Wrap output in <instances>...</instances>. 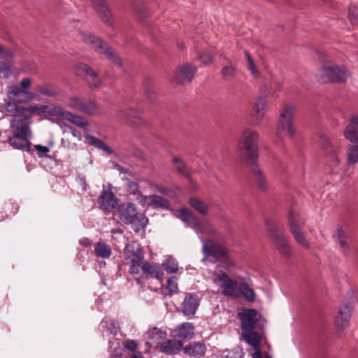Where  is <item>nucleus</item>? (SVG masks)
<instances>
[{
  "label": "nucleus",
  "instance_id": "nucleus-1",
  "mask_svg": "<svg viewBox=\"0 0 358 358\" xmlns=\"http://www.w3.org/2000/svg\"><path fill=\"white\" fill-rule=\"evenodd\" d=\"M32 80L29 77H24L20 81L19 86L10 85L8 87L7 96L8 99H17L19 102L26 103L34 100H39L41 97H53L59 94L57 87L50 83L37 85L36 93L29 90Z\"/></svg>",
  "mask_w": 358,
  "mask_h": 358
},
{
  "label": "nucleus",
  "instance_id": "nucleus-2",
  "mask_svg": "<svg viewBox=\"0 0 358 358\" xmlns=\"http://www.w3.org/2000/svg\"><path fill=\"white\" fill-rule=\"evenodd\" d=\"M258 133L248 128L243 131L237 146L239 159L245 163H255L258 160L257 141Z\"/></svg>",
  "mask_w": 358,
  "mask_h": 358
},
{
  "label": "nucleus",
  "instance_id": "nucleus-3",
  "mask_svg": "<svg viewBox=\"0 0 358 358\" xmlns=\"http://www.w3.org/2000/svg\"><path fill=\"white\" fill-rule=\"evenodd\" d=\"M117 211L120 220L125 224H130L136 234H145L148 218L145 213L138 212L134 203H122L118 206Z\"/></svg>",
  "mask_w": 358,
  "mask_h": 358
},
{
  "label": "nucleus",
  "instance_id": "nucleus-4",
  "mask_svg": "<svg viewBox=\"0 0 358 358\" xmlns=\"http://www.w3.org/2000/svg\"><path fill=\"white\" fill-rule=\"evenodd\" d=\"M200 241L202 243V252L203 254L202 261L208 260L211 263H216L222 259L228 267L235 265L234 262L228 255V250L224 245L213 240H206L203 238H200Z\"/></svg>",
  "mask_w": 358,
  "mask_h": 358
},
{
  "label": "nucleus",
  "instance_id": "nucleus-5",
  "mask_svg": "<svg viewBox=\"0 0 358 358\" xmlns=\"http://www.w3.org/2000/svg\"><path fill=\"white\" fill-rule=\"evenodd\" d=\"M31 122L20 123L19 120L12 122V136L8 139L11 147L17 150H29L31 137L30 124Z\"/></svg>",
  "mask_w": 358,
  "mask_h": 358
},
{
  "label": "nucleus",
  "instance_id": "nucleus-6",
  "mask_svg": "<svg viewBox=\"0 0 358 358\" xmlns=\"http://www.w3.org/2000/svg\"><path fill=\"white\" fill-rule=\"evenodd\" d=\"M82 39L90 48L98 53L103 54L115 65L121 66V60L118 55L101 38L90 33L85 32L82 34Z\"/></svg>",
  "mask_w": 358,
  "mask_h": 358
},
{
  "label": "nucleus",
  "instance_id": "nucleus-7",
  "mask_svg": "<svg viewBox=\"0 0 358 358\" xmlns=\"http://www.w3.org/2000/svg\"><path fill=\"white\" fill-rule=\"evenodd\" d=\"M124 257L127 264H129L130 273L138 274L144 259L143 250L141 245L136 241L126 245Z\"/></svg>",
  "mask_w": 358,
  "mask_h": 358
},
{
  "label": "nucleus",
  "instance_id": "nucleus-8",
  "mask_svg": "<svg viewBox=\"0 0 358 358\" xmlns=\"http://www.w3.org/2000/svg\"><path fill=\"white\" fill-rule=\"evenodd\" d=\"M242 331H251L256 328L263 332L266 321L255 309H244L238 313Z\"/></svg>",
  "mask_w": 358,
  "mask_h": 358
},
{
  "label": "nucleus",
  "instance_id": "nucleus-9",
  "mask_svg": "<svg viewBox=\"0 0 358 358\" xmlns=\"http://www.w3.org/2000/svg\"><path fill=\"white\" fill-rule=\"evenodd\" d=\"M295 114V108L286 105L281 113L277 124V134L281 138L293 137L295 130L293 127V118Z\"/></svg>",
  "mask_w": 358,
  "mask_h": 358
},
{
  "label": "nucleus",
  "instance_id": "nucleus-10",
  "mask_svg": "<svg viewBox=\"0 0 358 358\" xmlns=\"http://www.w3.org/2000/svg\"><path fill=\"white\" fill-rule=\"evenodd\" d=\"M304 222L301 215L296 212L290 211L288 215V225L294 241L306 250L310 248V243L302 231L301 224Z\"/></svg>",
  "mask_w": 358,
  "mask_h": 358
},
{
  "label": "nucleus",
  "instance_id": "nucleus-11",
  "mask_svg": "<svg viewBox=\"0 0 358 358\" xmlns=\"http://www.w3.org/2000/svg\"><path fill=\"white\" fill-rule=\"evenodd\" d=\"M213 282L219 285L224 296L233 299H236L239 296L240 285H238L236 280L231 278L225 273H217L213 279Z\"/></svg>",
  "mask_w": 358,
  "mask_h": 358
},
{
  "label": "nucleus",
  "instance_id": "nucleus-12",
  "mask_svg": "<svg viewBox=\"0 0 358 358\" xmlns=\"http://www.w3.org/2000/svg\"><path fill=\"white\" fill-rule=\"evenodd\" d=\"M348 76V72L345 67L327 66L321 69L320 81L322 83H344Z\"/></svg>",
  "mask_w": 358,
  "mask_h": 358
},
{
  "label": "nucleus",
  "instance_id": "nucleus-13",
  "mask_svg": "<svg viewBox=\"0 0 358 358\" xmlns=\"http://www.w3.org/2000/svg\"><path fill=\"white\" fill-rule=\"evenodd\" d=\"M20 103L17 99H10L5 103V110L6 112L11 113L10 124L14 120H19L20 123L31 122V115L25 113V106H19Z\"/></svg>",
  "mask_w": 358,
  "mask_h": 358
},
{
  "label": "nucleus",
  "instance_id": "nucleus-14",
  "mask_svg": "<svg viewBox=\"0 0 358 358\" xmlns=\"http://www.w3.org/2000/svg\"><path fill=\"white\" fill-rule=\"evenodd\" d=\"M70 105L73 109L90 115H96L101 113V110L94 102L87 99L72 98Z\"/></svg>",
  "mask_w": 358,
  "mask_h": 358
},
{
  "label": "nucleus",
  "instance_id": "nucleus-15",
  "mask_svg": "<svg viewBox=\"0 0 358 358\" xmlns=\"http://www.w3.org/2000/svg\"><path fill=\"white\" fill-rule=\"evenodd\" d=\"M265 224L268 231V235L278 250L288 241L283 231L278 227V224L273 220L266 219Z\"/></svg>",
  "mask_w": 358,
  "mask_h": 358
},
{
  "label": "nucleus",
  "instance_id": "nucleus-16",
  "mask_svg": "<svg viewBox=\"0 0 358 358\" xmlns=\"http://www.w3.org/2000/svg\"><path fill=\"white\" fill-rule=\"evenodd\" d=\"M117 201L110 187L108 190L103 187L97 199V203L101 210L110 213L116 208Z\"/></svg>",
  "mask_w": 358,
  "mask_h": 358
},
{
  "label": "nucleus",
  "instance_id": "nucleus-17",
  "mask_svg": "<svg viewBox=\"0 0 358 358\" xmlns=\"http://www.w3.org/2000/svg\"><path fill=\"white\" fill-rule=\"evenodd\" d=\"M196 68L191 64L180 66L176 71L174 80L180 85H185L192 81L194 77Z\"/></svg>",
  "mask_w": 358,
  "mask_h": 358
},
{
  "label": "nucleus",
  "instance_id": "nucleus-18",
  "mask_svg": "<svg viewBox=\"0 0 358 358\" xmlns=\"http://www.w3.org/2000/svg\"><path fill=\"white\" fill-rule=\"evenodd\" d=\"M200 304V299L194 293H186L181 304V311L185 316H194Z\"/></svg>",
  "mask_w": 358,
  "mask_h": 358
},
{
  "label": "nucleus",
  "instance_id": "nucleus-19",
  "mask_svg": "<svg viewBox=\"0 0 358 358\" xmlns=\"http://www.w3.org/2000/svg\"><path fill=\"white\" fill-rule=\"evenodd\" d=\"M166 338V331L153 327L148 331L145 334V345L148 348H158Z\"/></svg>",
  "mask_w": 358,
  "mask_h": 358
},
{
  "label": "nucleus",
  "instance_id": "nucleus-20",
  "mask_svg": "<svg viewBox=\"0 0 358 358\" xmlns=\"http://www.w3.org/2000/svg\"><path fill=\"white\" fill-rule=\"evenodd\" d=\"M352 308L353 305L350 301L343 303L340 307L335 319V324L338 329L343 330L349 325Z\"/></svg>",
  "mask_w": 358,
  "mask_h": 358
},
{
  "label": "nucleus",
  "instance_id": "nucleus-21",
  "mask_svg": "<svg viewBox=\"0 0 358 358\" xmlns=\"http://www.w3.org/2000/svg\"><path fill=\"white\" fill-rule=\"evenodd\" d=\"M245 164L250 167L257 187L261 191L265 192L268 187V182L264 173L258 166V161L255 163H245Z\"/></svg>",
  "mask_w": 358,
  "mask_h": 358
},
{
  "label": "nucleus",
  "instance_id": "nucleus-22",
  "mask_svg": "<svg viewBox=\"0 0 358 358\" xmlns=\"http://www.w3.org/2000/svg\"><path fill=\"white\" fill-rule=\"evenodd\" d=\"M332 238L339 252L348 256L350 253V246L347 242L348 235L342 227H336Z\"/></svg>",
  "mask_w": 358,
  "mask_h": 358
},
{
  "label": "nucleus",
  "instance_id": "nucleus-23",
  "mask_svg": "<svg viewBox=\"0 0 358 358\" xmlns=\"http://www.w3.org/2000/svg\"><path fill=\"white\" fill-rule=\"evenodd\" d=\"M142 276L145 279L155 278L162 282L164 272L160 266L153 262H145L141 266Z\"/></svg>",
  "mask_w": 358,
  "mask_h": 358
},
{
  "label": "nucleus",
  "instance_id": "nucleus-24",
  "mask_svg": "<svg viewBox=\"0 0 358 358\" xmlns=\"http://www.w3.org/2000/svg\"><path fill=\"white\" fill-rule=\"evenodd\" d=\"M101 21L107 26L111 27L113 20L111 11L107 6L106 0H91Z\"/></svg>",
  "mask_w": 358,
  "mask_h": 358
},
{
  "label": "nucleus",
  "instance_id": "nucleus-25",
  "mask_svg": "<svg viewBox=\"0 0 358 358\" xmlns=\"http://www.w3.org/2000/svg\"><path fill=\"white\" fill-rule=\"evenodd\" d=\"M80 71L83 73L85 79L87 82L89 87L92 90L98 89L102 85V81L99 77L97 73L94 71L90 66L85 64H81L78 66Z\"/></svg>",
  "mask_w": 358,
  "mask_h": 358
},
{
  "label": "nucleus",
  "instance_id": "nucleus-26",
  "mask_svg": "<svg viewBox=\"0 0 358 358\" xmlns=\"http://www.w3.org/2000/svg\"><path fill=\"white\" fill-rule=\"evenodd\" d=\"M207 350L203 342H192L183 348V353L190 357L201 358L203 357Z\"/></svg>",
  "mask_w": 358,
  "mask_h": 358
},
{
  "label": "nucleus",
  "instance_id": "nucleus-27",
  "mask_svg": "<svg viewBox=\"0 0 358 358\" xmlns=\"http://www.w3.org/2000/svg\"><path fill=\"white\" fill-rule=\"evenodd\" d=\"M176 337L182 340H190L194 335V327L191 322H182L173 330Z\"/></svg>",
  "mask_w": 358,
  "mask_h": 358
},
{
  "label": "nucleus",
  "instance_id": "nucleus-28",
  "mask_svg": "<svg viewBox=\"0 0 358 358\" xmlns=\"http://www.w3.org/2000/svg\"><path fill=\"white\" fill-rule=\"evenodd\" d=\"M182 345L180 341L169 339L161 344L160 350L167 355H176L181 350Z\"/></svg>",
  "mask_w": 358,
  "mask_h": 358
},
{
  "label": "nucleus",
  "instance_id": "nucleus-29",
  "mask_svg": "<svg viewBox=\"0 0 358 358\" xmlns=\"http://www.w3.org/2000/svg\"><path fill=\"white\" fill-rule=\"evenodd\" d=\"M245 341L254 349L259 348L262 341V335L259 331L254 330L242 331Z\"/></svg>",
  "mask_w": 358,
  "mask_h": 358
},
{
  "label": "nucleus",
  "instance_id": "nucleus-30",
  "mask_svg": "<svg viewBox=\"0 0 358 358\" xmlns=\"http://www.w3.org/2000/svg\"><path fill=\"white\" fill-rule=\"evenodd\" d=\"M96 257L102 259H108L110 257L112 251L110 247L103 241L97 242L94 247Z\"/></svg>",
  "mask_w": 358,
  "mask_h": 358
},
{
  "label": "nucleus",
  "instance_id": "nucleus-31",
  "mask_svg": "<svg viewBox=\"0 0 358 358\" xmlns=\"http://www.w3.org/2000/svg\"><path fill=\"white\" fill-rule=\"evenodd\" d=\"M344 137L349 141L352 145H358V129L352 123L346 125L343 131Z\"/></svg>",
  "mask_w": 358,
  "mask_h": 358
},
{
  "label": "nucleus",
  "instance_id": "nucleus-32",
  "mask_svg": "<svg viewBox=\"0 0 358 358\" xmlns=\"http://www.w3.org/2000/svg\"><path fill=\"white\" fill-rule=\"evenodd\" d=\"M267 104V100L265 97H259L257 99L253 108L254 115L255 117L260 120L265 114L266 106Z\"/></svg>",
  "mask_w": 358,
  "mask_h": 358
},
{
  "label": "nucleus",
  "instance_id": "nucleus-33",
  "mask_svg": "<svg viewBox=\"0 0 358 358\" xmlns=\"http://www.w3.org/2000/svg\"><path fill=\"white\" fill-rule=\"evenodd\" d=\"M85 138L88 141V143L94 148L102 150L108 154L113 153L112 149L105 144L101 140L88 134H85Z\"/></svg>",
  "mask_w": 358,
  "mask_h": 358
},
{
  "label": "nucleus",
  "instance_id": "nucleus-34",
  "mask_svg": "<svg viewBox=\"0 0 358 358\" xmlns=\"http://www.w3.org/2000/svg\"><path fill=\"white\" fill-rule=\"evenodd\" d=\"M172 162L175 169L178 173L185 177L190 176L191 172L185 162L182 159L175 157L173 158Z\"/></svg>",
  "mask_w": 358,
  "mask_h": 358
},
{
  "label": "nucleus",
  "instance_id": "nucleus-35",
  "mask_svg": "<svg viewBox=\"0 0 358 358\" xmlns=\"http://www.w3.org/2000/svg\"><path fill=\"white\" fill-rule=\"evenodd\" d=\"M150 206L154 208L169 209L170 206L169 201L156 194L151 195Z\"/></svg>",
  "mask_w": 358,
  "mask_h": 358
},
{
  "label": "nucleus",
  "instance_id": "nucleus-36",
  "mask_svg": "<svg viewBox=\"0 0 358 358\" xmlns=\"http://www.w3.org/2000/svg\"><path fill=\"white\" fill-rule=\"evenodd\" d=\"M347 164L353 166L358 162V145H350L347 150Z\"/></svg>",
  "mask_w": 358,
  "mask_h": 358
},
{
  "label": "nucleus",
  "instance_id": "nucleus-37",
  "mask_svg": "<svg viewBox=\"0 0 358 358\" xmlns=\"http://www.w3.org/2000/svg\"><path fill=\"white\" fill-rule=\"evenodd\" d=\"M189 205L202 215H206L208 213V206L197 198H190L189 199Z\"/></svg>",
  "mask_w": 358,
  "mask_h": 358
},
{
  "label": "nucleus",
  "instance_id": "nucleus-38",
  "mask_svg": "<svg viewBox=\"0 0 358 358\" xmlns=\"http://www.w3.org/2000/svg\"><path fill=\"white\" fill-rule=\"evenodd\" d=\"M239 289V295L241 294L247 301L253 302L255 301L256 296L255 293L248 284H240Z\"/></svg>",
  "mask_w": 358,
  "mask_h": 358
},
{
  "label": "nucleus",
  "instance_id": "nucleus-39",
  "mask_svg": "<svg viewBox=\"0 0 358 358\" xmlns=\"http://www.w3.org/2000/svg\"><path fill=\"white\" fill-rule=\"evenodd\" d=\"M64 117L68 121L72 122L80 128H86L88 126V122L85 120L83 117L76 115L71 113L67 112L64 115Z\"/></svg>",
  "mask_w": 358,
  "mask_h": 358
},
{
  "label": "nucleus",
  "instance_id": "nucleus-40",
  "mask_svg": "<svg viewBox=\"0 0 358 358\" xmlns=\"http://www.w3.org/2000/svg\"><path fill=\"white\" fill-rule=\"evenodd\" d=\"M229 65L222 68L220 73L224 79H233L237 73V67L231 61L229 62Z\"/></svg>",
  "mask_w": 358,
  "mask_h": 358
},
{
  "label": "nucleus",
  "instance_id": "nucleus-41",
  "mask_svg": "<svg viewBox=\"0 0 358 358\" xmlns=\"http://www.w3.org/2000/svg\"><path fill=\"white\" fill-rule=\"evenodd\" d=\"M244 353L241 348H234L230 351L223 352L217 358H243Z\"/></svg>",
  "mask_w": 358,
  "mask_h": 358
},
{
  "label": "nucleus",
  "instance_id": "nucleus-42",
  "mask_svg": "<svg viewBox=\"0 0 358 358\" xmlns=\"http://www.w3.org/2000/svg\"><path fill=\"white\" fill-rule=\"evenodd\" d=\"M166 289L169 290V295L172 296L178 293V278L175 275L171 276L167 279Z\"/></svg>",
  "mask_w": 358,
  "mask_h": 358
},
{
  "label": "nucleus",
  "instance_id": "nucleus-43",
  "mask_svg": "<svg viewBox=\"0 0 358 358\" xmlns=\"http://www.w3.org/2000/svg\"><path fill=\"white\" fill-rule=\"evenodd\" d=\"M244 54L247 60V66L248 70L254 77H257L259 74V72L251 55L248 51H245Z\"/></svg>",
  "mask_w": 358,
  "mask_h": 358
},
{
  "label": "nucleus",
  "instance_id": "nucleus-44",
  "mask_svg": "<svg viewBox=\"0 0 358 358\" xmlns=\"http://www.w3.org/2000/svg\"><path fill=\"white\" fill-rule=\"evenodd\" d=\"M164 270L169 273H176L178 271V264L172 259H166L162 264Z\"/></svg>",
  "mask_w": 358,
  "mask_h": 358
},
{
  "label": "nucleus",
  "instance_id": "nucleus-45",
  "mask_svg": "<svg viewBox=\"0 0 358 358\" xmlns=\"http://www.w3.org/2000/svg\"><path fill=\"white\" fill-rule=\"evenodd\" d=\"M127 191L129 194L137 196L141 192L137 182L131 181L128 178L124 179Z\"/></svg>",
  "mask_w": 358,
  "mask_h": 358
},
{
  "label": "nucleus",
  "instance_id": "nucleus-46",
  "mask_svg": "<svg viewBox=\"0 0 358 358\" xmlns=\"http://www.w3.org/2000/svg\"><path fill=\"white\" fill-rule=\"evenodd\" d=\"M12 74V69L10 65L0 60V78H8Z\"/></svg>",
  "mask_w": 358,
  "mask_h": 358
},
{
  "label": "nucleus",
  "instance_id": "nucleus-47",
  "mask_svg": "<svg viewBox=\"0 0 358 358\" xmlns=\"http://www.w3.org/2000/svg\"><path fill=\"white\" fill-rule=\"evenodd\" d=\"M45 108L46 106H45L31 105L25 107V113L29 114L31 116V114L34 113L40 114L45 112Z\"/></svg>",
  "mask_w": 358,
  "mask_h": 358
},
{
  "label": "nucleus",
  "instance_id": "nucleus-48",
  "mask_svg": "<svg viewBox=\"0 0 358 358\" xmlns=\"http://www.w3.org/2000/svg\"><path fill=\"white\" fill-rule=\"evenodd\" d=\"M13 58V53L10 50L7 49L5 46L0 45V59H3L8 61L12 60Z\"/></svg>",
  "mask_w": 358,
  "mask_h": 358
},
{
  "label": "nucleus",
  "instance_id": "nucleus-49",
  "mask_svg": "<svg viewBox=\"0 0 358 358\" xmlns=\"http://www.w3.org/2000/svg\"><path fill=\"white\" fill-rule=\"evenodd\" d=\"M139 346L138 341L135 340H127L124 342V347L125 349L131 351V353L137 352L136 350Z\"/></svg>",
  "mask_w": 358,
  "mask_h": 358
},
{
  "label": "nucleus",
  "instance_id": "nucleus-50",
  "mask_svg": "<svg viewBox=\"0 0 358 358\" xmlns=\"http://www.w3.org/2000/svg\"><path fill=\"white\" fill-rule=\"evenodd\" d=\"M278 250L286 258H290L292 256V251L288 241L282 245V247H280Z\"/></svg>",
  "mask_w": 358,
  "mask_h": 358
},
{
  "label": "nucleus",
  "instance_id": "nucleus-51",
  "mask_svg": "<svg viewBox=\"0 0 358 358\" xmlns=\"http://www.w3.org/2000/svg\"><path fill=\"white\" fill-rule=\"evenodd\" d=\"M151 195L146 196L142 194L141 192L137 195L136 200L143 207H150Z\"/></svg>",
  "mask_w": 358,
  "mask_h": 358
},
{
  "label": "nucleus",
  "instance_id": "nucleus-52",
  "mask_svg": "<svg viewBox=\"0 0 358 358\" xmlns=\"http://www.w3.org/2000/svg\"><path fill=\"white\" fill-rule=\"evenodd\" d=\"M198 58L203 64H208L213 60V56L210 52H201L199 54Z\"/></svg>",
  "mask_w": 358,
  "mask_h": 358
},
{
  "label": "nucleus",
  "instance_id": "nucleus-53",
  "mask_svg": "<svg viewBox=\"0 0 358 358\" xmlns=\"http://www.w3.org/2000/svg\"><path fill=\"white\" fill-rule=\"evenodd\" d=\"M321 144L322 148L329 154L334 152V148L331 144V142L329 141V138H321Z\"/></svg>",
  "mask_w": 358,
  "mask_h": 358
},
{
  "label": "nucleus",
  "instance_id": "nucleus-54",
  "mask_svg": "<svg viewBox=\"0 0 358 358\" xmlns=\"http://www.w3.org/2000/svg\"><path fill=\"white\" fill-rule=\"evenodd\" d=\"M106 327L110 334H112L113 335H116L117 334L119 327L116 322H115V321L110 322L107 324Z\"/></svg>",
  "mask_w": 358,
  "mask_h": 358
},
{
  "label": "nucleus",
  "instance_id": "nucleus-55",
  "mask_svg": "<svg viewBox=\"0 0 358 358\" xmlns=\"http://www.w3.org/2000/svg\"><path fill=\"white\" fill-rule=\"evenodd\" d=\"M35 149L37 150L39 157L45 156L50 150L48 147L41 145H36Z\"/></svg>",
  "mask_w": 358,
  "mask_h": 358
},
{
  "label": "nucleus",
  "instance_id": "nucleus-56",
  "mask_svg": "<svg viewBox=\"0 0 358 358\" xmlns=\"http://www.w3.org/2000/svg\"><path fill=\"white\" fill-rule=\"evenodd\" d=\"M349 18L350 20H358V7L351 6L349 8Z\"/></svg>",
  "mask_w": 358,
  "mask_h": 358
},
{
  "label": "nucleus",
  "instance_id": "nucleus-57",
  "mask_svg": "<svg viewBox=\"0 0 358 358\" xmlns=\"http://www.w3.org/2000/svg\"><path fill=\"white\" fill-rule=\"evenodd\" d=\"M80 244L85 248L90 247L92 245V241L87 238H83L80 240Z\"/></svg>",
  "mask_w": 358,
  "mask_h": 358
},
{
  "label": "nucleus",
  "instance_id": "nucleus-58",
  "mask_svg": "<svg viewBox=\"0 0 358 358\" xmlns=\"http://www.w3.org/2000/svg\"><path fill=\"white\" fill-rule=\"evenodd\" d=\"M145 92L148 98H150L151 99L154 98V96H152V94H154L155 92L151 87H150V86L145 87Z\"/></svg>",
  "mask_w": 358,
  "mask_h": 358
},
{
  "label": "nucleus",
  "instance_id": "nucleus-59",
  "mask_svg": "<svg viewBox=\"0 0 358 358\" xmlns=\"http://www.w3.org/2000/svg\"><path fill=\"white\" fill-rule=\"evenodd\" d=\"M70 133L76 138H77L79 141L81 140L82 138V136H81V134L80 133H79L78 131H77L76 129H70Z\"/></svg>",
  "mask_w": 358,
  "mask_h": 358
},
{
  "label": "nucleus",
  "instance_id": "nucleus-60",
  "mask_svg": "<svg viewBox=\"0 0 358 358\" xmlns=\"http://www.w3.org/2000/svg\"><path fill=\"white\" fill-rule=\"evenodd\" d=\"M156 188L158 192L162 194H166L169 192L167 188L162 185H157Z\"/></svg>",
  "mask_w": 358,
  "mask_h": 358
},
{
  "label": "nucleus",
  "instance_id": "nucleus-61",
  "mask_svg": "<svg viewBox=\"0 0 358 358\" xmlns=\"http://www.w3.org/2000/svg\"><path fill=\"white\" fill-rule=\"evenodd\" d=\"M349 122L358 127V115H353L350 118Z\"/></svg>",
  "mask_w": 358,
  "mask_h": 358
},
{
  "label": "nucleus",
  "instance_id": "nucleus-62",
  "mask_svg": "<svg viewBox=\"0 0 358 358\" xmlns=\"http://www.w3.org/2000/svg\"><path fill=\"white\" fill-rule=\"evenodd\" d=\"M78 180H79L80 183L83 186V189L85 191L86 190L87 184H86V180H85V177H83V176L79 177Z\"/></svg>",
  "mask_w": 358,
  "mask_h": 358
},
{
  "label": "nucleus",
  "instance_id": "nucleus-63",
  "mask_svg": "<svg viewBox=\"0 0 358 358\" xmlns=\"http://www.w3.org/2000/svg\"><path fill=\"white\" fill-rule=\"evenodd\" d=\"M255 352L252 354L253 358H262V355L259 348L254 349Z\"/></svg>",
  "mask_w": 358,
  "mask_h": 358
},
{
  "label": "nucleus",
  "instance_id": "nucleus-64",
  "mask_svg": "<svg viewBox=\"0 0 358 358\" xmlns=\"http://www.w3.org/2000/svg\"><path fill=\"white\" fill-rule=\"evenodd\" d=\"M129 358H144L142 354L139 352L131 353Z\"/></svg>",
  "mask_w": 358,
  "mask_h": 358
}]
</instances>
